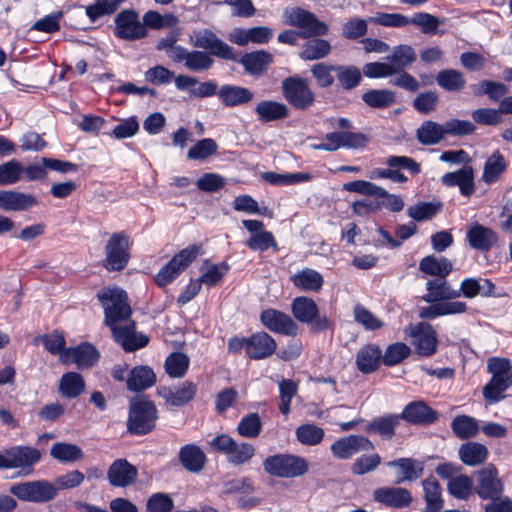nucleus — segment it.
Wrapping results in <instances>:
<instances>
[{"instance_id":"obj_1","label":"nucleus","mask_w":512,"mask_h":512,"mask_svg":"<svg viewBox=\"0 0 512 512\" xmlns=\"http://www.w3.org/2000/svg\"><path fill=\"white\" fill-rule=\"evenodd\" d=\"M97 299L104 309V323L113 334L114 340L127 352H132L148 344V337L136 333L131 320L132 309L125 290L118 286H107L97 292Z\"/></svg>"},{"instance_id":"obj_2","label":"nucleus","mask_w":512,"mask_h":512,"mask_svg":"<svg viewBox=\"0 0 512 512\" xmlns=\"http://www.w3.org/2000/svg\"><path fill=\"white\" fill-rule=\"evenodd\" d=\"M487 369L492 377L483 387V397L489 403H496L504 398L503 393L512 386V365L507 358L491 357L487 361Z\"/></svg>"},{"instance_id":"obj_3","label":"nucleus","mask_w":512,"mask_h":512,"mask_svg":"<svg viewBox=\"0 0 512 512\" xmlns=\"http://www.w3.org/2000/svg\"><path fill=\"white\" fill-rule=\"evenodd\" d=\"M263 467L268 474L275 477L297 478L308 472L309 463L299 455L283 453L267 457Z\"/></svg>"},{"instance_id":"obj_4","label":"nucleus","mask_w":512,"mask_h":512,"mask_svg":"<svg viewBox=\"0 0 512 512\" xmlns=\"http://www.w3.org/2000/svg\"><path fill=\"white\" fill-rule=\"evenodd\" d=\"M283 19L285 24L299 28V34L304 38L324 36L328 32V26L324 22L299 7L285 9Z\"/></svg>"},{"instance_id":"obj_5","label":"nucleus","mask_w":512,"mask_h":512,"mask_svg":"<svg viewBox=\"0 0 512 512\" xmlns=\"http://www.w3.org/2000/svg\"><path fill=\"white\" fill-rule=\"evenodd\" d=\"M283 19L285 24L299 28V34L304 38L324 36L328 32V26L324 22L299 7L285 9Z\"/></svg>"},{"instance_id":"obj_6","label":"nucleus","mask_w":512,"mask_h":512,"mask_svg":"<svg viewBox=\"0 0 512 512\" xmlns=\"http://www.w3.org/2000/svg\"><path fill=\"white\" fill-rule=\"evenodd\" d=\"M283 19L285 24L299 28V34L304 38L324 36L328 32V26L324 22L299 7L285 9Z\"/></svg>"},{"instance_id":"obj_7","label":"nucleus","mask_w":512,"mask_h":512,"mask_svg":"<svg viewBox=\"0 0 512 512\" xmlns=\"http://www.w3.org/2000/svg\"><path fill=\"white\" fill-rule=\"evenodd\" d=\"M285 100L297 110H307L314 105L315 94L307 79L290 76L281 84Z\"/></svg>"},{"instance_id":"obj_8","label":"nucleus","mask_w":512,"mask_h":512,"mask_svg":"<svg viewBox=\"0 0 512 512\" xmlns=\"http://www.w3.org/2000/svg\"><path fill=\"white\" fill-rule=\"evenodd\" d=\"M157 409L151 401L137 400L130 406L127 428L132 434L142 435L155 427Z\"/></svg>"},{"instance_id":"obj_9","label":"nucleus","mask_w":512,"mask_h":512,"mask_svg":"<svg viewBox=\"0 0 512 512\" xmlns=\"http://www.w3.org/2000/svg\"><path fill=\"white\" fill-rule=\"evenodd\" d=\"M210 446L227 456V460L235 465H240L248 462L255 453V448L252 444L241 442L238 443L230 436L221 434L211 440Z\"/></svg>"},{"instance_id":"obj_10","label":"nucleus","mask_w":512,"mask_h":512,"mask_svg":"<svg viewBox=\"0 0 512 512\" xmlns=\"http://www.w3.org/2000/svg\"><path fill=\"white\" fill-rule=\"evenodd\" d=\"M9 492L21 501L42 503L55 497L56 488L47 481L38 480L13 484Z\"/></svg>"},{"instance_id":"obj_11","label":"nucleus","mask_w":512,"mask_h":512,"mask_svg":"<svg viewBox=\"0 0 512 512\" xmlns=\"http://www.w3.org/2000/svg\"><path fill=\"white\" fill-rule=\"evenodd\" d=\"M105 267L110 271L123 270L129 261V238L124 233H114L106 247Z\"/></svg>"},{"instance_id":"obj_12","label":"nucleus","mask_w":512,"mask_h":512,"mask_svg":"<svg viewBox=\"0 0 512 512\" xmlns=\"http://www.w3.org/2000/svg\"><path fill=\"white\" fill-rule=\"evenodd\" d=\"M190 43L196 47L208 50L210 55L226 59L235 60L236 57L233 48L220 40L215 33L203 29L194 31L190 36Z\"/></svg>"},{"instance_id":"obj_13","label":"nucleus","mask_w":512,"mask_h":512,"mask_svg":"<svg viewBox=\"0 0 512 512\" xmlns=\"http://www.w3.org/2000/svg\"><path fill=\"white\" fill-rule=\"evenodd\" d=\"M114 34L120 39L133 41L146 37L147 29L134 10L126 9L115 17Z\"/></svg>"},{"instance_id":"obj_14","label":"nucleus","mask_w":512,"mask_h":512,"mask_svg":"<svg viewBox=\"0 0 512 512\" xmlns=\"http://www.w3.org/2000/svg\"><path fill=\"white\" fill-rule=\"evenodd\" d=\"M477 484L475 492L482 499L497 500L503 493V484L498 476L497 468L488 464L476 472Z\"/></svg>"},{"instance_id":"obj_15","label":"nucleus","mask_w":512,"mask_h":512,"mask_svg":"<svg viewBox=\"0 0 512 512\" xmlns=\"http://www.w3.org/2000/svg\"><path fill=\"white\" fill-rule=\"evenodd\" d=\"M2 454L4 469L21 468L27 473L31 472L32 466L41 458L40 451L29 446H14L4 450Z\"/></svg>"},{"instance_id":"obj_16","label":"nucleus","mask_w":512,"mask_h":512,"mask_svg":"<svg viewBox=\"0 0 512 512\" xmlns=\"http://www.w3.org/2000/svg\"><path fill=\"white\" fill-rule=\"evenodd\" d=\"M405 331L412 338V344L418 354L429 356L436 351L437 338L430 324L420 322L410 325Z\"/></svg>"},{"instance_id":"obj_17","label":"nucleus","mask_w":512,"mask_h":512,"mask_svg":"<svg viewBox=\"0 0 512 512\" xmlns=\"http://www.w3.org/2000/svg\"><path fill=\"white\" fill-rule=\"evenodd\" d=\"M374 444L365 436L349 435L336 440L331 445V452L335 458L346 460L359 451H371Z\"/></svg>"},{"instance_id":"obj_18","label":"nucleus","mask_w":512,"mask_h":512,"mask_svg":"<svg viewBox=\"0 0 512 512\" xmlns=\"http://www.w3.org/2000/svg\"><path fill=\"white\" fill-rule=\"evenodd\" d=\"M242 225L251 234L245 245L254 251H265L269 247L277 248L273 234L264 230V223L259 220H242Z\"/></svg>"},{"instance_id":"obj_19","label":"nucleus","mask_w":512,"mask_h":512,"mask_svg":"<svg viewBox=\"0 0 512 512\" xmlns=\"http://www.w3.org/2000/svg\"><path fill=\"white\" fill-rule=\"evenodd\" d=\"M475 173L471 165H464L462 168L447 172L441 177V182L446 187L458 186L460 193L470 197L475 192Z\"/></svg>"},{"instance_id":"obj_20","label":"nucleus","mask_w":512,"mask_h":512,"mask_svg":"<svg viewBox=\"0 0 512 512\" xmlns=\"http://www.w3.org/2000/svg\"><path fill=\"white\" fill-rule=\"evenodd\" d=\"M260 319L262 324L270 331L283 335H296L298 332V325L295 321L281 311L275 309L264 310Z\"/></svg>"},{"instance_id":"obj_21","label":"nucleus","mask_w":512,"mask_h":512,"mask_svg":"<svg viewBox=\"0 0 512 512\" xmlns=\"http://www.w3.org/2000/svg\"><path fill=\"white\" fill-rule=\"evenodd\" d=\"M373 499L392 508H405L413 501L411 493L402 487H380L374 490Z\"/></svg>"},{"instance_id":"obj_22","label":"nucleus","mask_w":512,"mask_h":512,"mask_svg":"<svg viewBox=\"0 0 512 512\" xmlns=\"http://www.w3.org/2000/svg\"><path fill=\"white\" fill-rule=\"evenodd\" d=\"M38 201L31 194L16 190H0V210L22 212L36 206Z\"/></svg>"},{"instance_id":"obj_23","label":"nucleus","mask_w":512,"mask_h":512,"mask_svg":"<svg viewBox=\"0 0 512 512\" xmlns=\"http://www.w3.org/2000/svg\"><path fill=\"white\" fill-rule=\"evenodd\" d=\"M97 350L89 343H84L75 348H67L60 355L62 363H75L78 368L91 367L98 360Z\"/></svg>"},{"instance_id":"obj_24","label":"nucleus","mask_w":512,"mask_h":512,"mask_svg":"<svg viewBox=\"0 0 512 512\" xmlns=\"http://www.w3.org/2000/svg\"><path fill=\"white\" fill-rule=\"evenodd\" d=\"M107 478L114 487H127L137 478V469L126 459H117L109 467Z\"/></svg>"},{"instance_id":"obj_25","label":"nucleus","mask_w":512,"mask_h":512,"mask_svg":"<svg viewBox=\"0 0 512 512\" xmlns=\"http://www.w3.org/2000/svg\"><path fill=\"white\" fill-rule=\"evenodd\" d=\"M386 465L397 469L396 484L415 481L422 476L424 471L423 463L413 458H399Z\"/></svg>"},{"instance_id":"obj_26","label":"nucleus","mask_w":512,"mask_h":512,"mask_svg":"<svg viewBox=\"0 0 512 512\" xmlns=\"http://www.w3.org/2000/svg\"><path fill=\"white\" fill-rule=\"evenodd\" d=\"M399 416H401V420L404 419L412 424H431L438 419L436 411L423 401L409 403Z\"/></svg>"},{"instance_id":"obj_27","label":"nucleus","mask_w":512,"mask_h":512,"mask_svg":"<svg viewBox=\"0 0 512 512\" xmlns=\"http://www.w3.org/2000/svg\"><path fill=\"white\" fill-rule=\"evenodd\" d=\"M178 459L183 468L190 473L201 472L206 464V455L196 444H186L180 448Z\"/></svg>"},{"instance_id":"obj_28","label":"nucleus","mask_w":512,"mask_h":512,"mask_svg":"<svg viewBox=\"0 0 512 512\" xmlns=\"http://www.w3.org/2000/svg\"><path fill=\"white\" fill-rule=\"evenodd\" d=\"M426 288L428 293L423 296V300L427 303L439 301L448 302L447 300L455 299L460 296V292L449 285L446 277L429 280L426 284Z\"/></svg>"},{"instance_id":"obj_29","label":"nucleus","mask_w":512,"mask_h":512,"mask_svg":"<svg viewBox=\"0 0 512 512\" xmlns=\"http://www.w3.org/2000/svg\"><path fill=\"white\" fill-rule=\"evenodd\" d=\"M218 98L224 106L235 107L251 102L254 93L245 87L226 84L219 88Z\"/></svg>"},{"instance_id":"obj_30","label":"nucleus","mask_w":512,"mask_h":512,"mask_svg":"<svg viewBox=\"0 0 512 512\" xmlns=\"http://www.w3.org/2000/svg\"><path fill=\"white\" fill-rule=\"evenodd\" d=\"M275 340L266 332H259L248 338V353L252 359H264L276 350Z\"/></svg>"},{"instance_id":"obj_31","label":"nucleus","mask_w":512,"mask_h":512,"mask_svg":"<svg viewBox=\"0 0 512 512\" xmlns=\"http://www.w3.org/2000/svg\"><path fill=\"white\" fill-rule=\"evenodd\" d=\"M467 239L472 248L488 251L497 243V234L491 228L475 223L467 231Z\"/></svg>"},{"instance_id":"obj_32","label":"nucleus","mask_w":512,"mask_h":512,"mask_svg":"<svg viewBox=\"0 0 512 512\" xmlns=\"http://www.w3.org/2000/svg\"><path fill=\"white\" fill-rule=\"evenodd\" d=\"M401 421L399 414H388L376 417L365 427L368 434H377L383 439H391L395 435V429Z\"/></svg>"},{"instance_id":"obj_33","label":"nucleus","mask_w":512,"mask_h":512,"mask_svg":"<svg viewBox=\"0 0 512 512\" xmlns=\"http://www.w3.org/2000/svg\"><path fill=\"white\" fill-rule=\"evenodd\" d=\"M382 359V352L377 345L367 344L356 355V366L364 374L377 370Z\"/></svg>"},{"instance_id":"obj_34","label":"nucleus","mask_w":512,"mask_h":512,"mask_svg":"<svg viewBox=\"0 0 512 512\" xmlns=\"http://www.w3.org/2000/svg\"><path fill=\"white\" fill-rule=\"evenodd\" d=\"M197 393V385L191 381H184L176 389H164L162 396L172 406H182L190 402Z\"/></svg>"},{"instance_id":"obj_35","label":"nucleus","mask_w":512,"mask_h":512,"mask_svg":"<svg viewBox=\"0 0 512 512\" xmlns=\"http://www.w3.org/2000/svg\"><path fill=\"white\" fill-rule=\"evenodd\" d=\"M295 287L303 291L318 292L324 284L323 276L311 268H304L291 276Z\"/></svg>"},{"instance_id":"obj_36","label":"nucleus","mask_w":512,"mask_h":512,"mask_svg":"<svg viewBox=\"0 0 512 512\" xmlns=\"http://www.w3.org/2000/svg\"><path fill=\"white\" fill-rule=\"evenodd\" d=\"M488 449L479 442H467L460 446L458 455L460 460L468 466L483 464L488 457Z\"/></svg>"},{"instance_id":"obj_37","label":"nucleus","mask_w":512,"mask_h":512,"mask_svg":"<svg viewBox=\"0 0 512 512\" xmlns=\"http://www.w3.org/2000/svg\"><path fill=\"white\" fill-rule=\"evenodd\" d=\"M467 305L461 301L440 302L424 307L419 312L420 318L433 319L438 316L461 314L466 312Z\"/></svg>"},{"instance_id":"obj_38","label":"nucleus","mask_w":512,"mask_h":512,"mask_svg":"<svg viewBox=\"0 0 512 512\" xmlns=\"http://www.w3.org/2000/svg\"><path fill=\"white\" fill-rule=\"evenodd\" d=\"M156 376L148 366H137L130 371L127 388L130 391H141L154 385Z\"/></svg>"},{"instance_id":"obj_39","label":"nucleus","mask_w":512,"mask_h":512,"mask_svg":"<svg viewBox=\"0 0 512 512\" xmlns=\"http://www.w3.org/2000/svg\"><path fill=\"white\" fill-rule=\"evenodd\" d=\"M255 112L259 120L263 122H271L287 117L289 109L284 103L272 100H263L257 104Z\"/></svg>"},{"instance_id":"obj_40","label":"nucleus","mask_w":512,"mask_h":512,"mask_svg":"<svg viewBox=\"0 0 512 512\" xmlns=\"http://www.w3.org/2000/svg\"><path fill=\"white\" fill-rule=\"evenodd\" d=\"M292 313L301 323H312L318 316V307L315 301L309 297L301 296L293 300Z\"/></svg>"},{"instance_id":"obj_41","label":"nucleus","mask_w":512,"mask_h":512,"mask_svg":"<svg viewBox=\"0 0 512 512\" xmlns=\"http://www.w3.org/2000/svg\"><path fill=\"white\" fill-rule=\"evenodd\" d=\"M444 125L428 120L416 131L417 140L423 145H435L445 138Z\"/></svg>"},{"instance_id":"obj_42","label":"nucleus","mask_w":512,"mask_h":512,"mask_svg":"<svg viewBox=\"0 0 512 512\" xmlns=\"http://www.w3.org/2000/svg\"><path fill=\"white\" fill-rule=\"evenodd\" d=\"M84 391L85 381L79 373L67 372L62 375L59 382V392L62 396L72 399L78 397Z\"/></svg>"},{"instance_id":"obj_43","label":"nucleus","mask_w":512,"mask_h":512,"mask_svg":"<svg viewBox=\"0 0 512 512\" xmlns=\"http://www.w3.org/2000/svg\"><path fill=\"white\" fill-rule=\"evenodd\" d=\"M50 455L53 459L62 463H73L80 461L84 453L82 449L72 443L57 442L50 448Z\"/></svg>"},{"instance_id":"obj_44","label":"nucleus","mask_w":512,"mask_h":512,"mask_svg":"<svg viewBox=\"0 0 512 512\" xmlns=\"http://www.w3.org/2000/svg\"><path fill=\"white\" fill-rule=\"evenodd\" d=\"M331 52V44L328 40L313 38L304 43L299 53L301 59L306 61L320 60Z\"/></svg>"},{"instance_id":"obj_45","label":"nucleus","mask_w":512,"mask_h":512,"mask_svg":"<svg viewBox=\"0 0 512 512\" xmlns=\"http://www.w3.org/2000/svg\"><path fill=\"white\" fill-rule=\"evenodd\" d=\"M419 269L431 276L437 278L447 277L452 270L451 262L445 257L437 258L433 255L424 257L419 264Z\"/></svg>"},{"instance_id":"obj_46","label":"nucleus","mask_w":512,"mask_h":512,"mask_svg":"<svg viewBox=\"0 0 512 512\" xmlns=\"http://www.w3.org/2000/svg\"><path fill=\"white\" fill-rule=\"evenodd\" d=\"M272 56L265 51L246 53L240 59L245 70L253 75L261 74L271 63Z\"/></svg>"},{"instance_id":"obj_47","label":"nucleus","mask_w":512,"mask_h":512,"mask_svg":"<svg viewBox=\"0 0 512 512\" xmlns=\"http://www.w3.org/2000/svg\"><path fill=\"white\" fill-rule=\"evenodd\" d=\"M386 59L390 60L398 74L403 72V70H405L416 60V53L410 45L401 44L394 47L392 49L391 55Z\"/></svg>"},{"instance_id":"obj_48","label":"nucleus","mask_w":512,"mask_h":512,"mask_svg":"<svg viewBox=\"0 0 512 512\" xmlns=\"http://www.w3.org/2000/svg\"><path fill=\"white\" fill-rule=\"evenodd\" d=\"M436 82L442 89L449 92L461 91L466 84L464 75L455 69L440 71L436 76Z\"/></svg>"},{"instance_id":"obj_49","label":"nucleus","mask_w":512,"mask_h":512,"mask_svg":"<svg viewBox=\"0 0 512 512\" xmlns=\"http://www.w3.org/2000/svg\"><path fill=\"white\" fill-rule=\"evenodd\" d=\"M422 486L426 501L425 512H438L443 507L439 483L435 479L429 478L422 481Z\"/></svg>"},{"instance_id":"obj_50","label":"nucleus","mask_w":512,"mask_h":512,"mask_svg":"<svg viewBox=\"0 0 512 512\" xmlns=\"http://www.w3.org/2000/svg\"><path fill=\"white\" fill-rule=\"evenodd\" d=\"M506 161L499 151H495L485 162L482 180L487 183L495 182L506 169Z\"/></svg>"},{"instance_id":"obj_51","label":"nucleus","mask_w":512,"mask_h":512,"mask_svg":"<svg viewBox=\"0 0 512 512\" xmlns=\"http://www.w3.org/2000/svg\"><path fill=\"white\" fill-rule=\"evenodd\" d=\"M451 428L460 439L473 438L479 431L477 420L467 415L455 417L451 423Z\"/></svg>"},{"instance_id":"obj_52","label":"nucleus","mask_w":512,"mask_h":512,"mask_svg":"<svg viewBox=\"0 0 512 512\" xmlns=\"http://www.w3.org/2000/svg\"><path fill=\"white\" fill-rule=\"evenodd\" d=\"M363 101L372 108H386L393 105L396 101L395 94L387 89L369 90L362 96Z\"/></svg>"},{"instance_id":"obj_53","label":"nucleus","mask_w":512,"mask_h":512,"mask_svg":"<svg viewBox=\"0 0 512 512\" xmlns=\"http://www.w3.org/2000/svg\"><path fill=\"white\" fill-rule=\"evenodd\" d=\"M449 493L460 500L468 499L473 493V480L467 475H458L448 481Z\"/></svg>"},{"instance_id":"obj_54","label":"nucleus","mask_w":512,"mask_h":512,"mask_svg":"<svg viewBox=\"0 0 512 512\" xmlns=\"http://www.w3.org/2000/svg\"><path fill=\"white\" fill-rule=\"evenodd\" d=\"M441 209L440 202H418L407 208V214L415 221H424L435 216Z\"/></svg>"},{"instance_id":"obj_55","label":"nucleus","mask_w":512,"mask_h":512,"mask_svg":"<svg viewBox=\"0 0 512 512\" xmlns=\"http://www.w3.org/2000/svg\"><path fill=\"white\" fill-rule=\"evenodd\" d=\"M262 178L273 185H292L300 182H308L312 179L311 174L305 172L279 174L275 172H266Z\"/></svg>"},{"instance_id":"obj_56","label":"nucleus","mask_w":512,"mask_h":512,"mask_svg":"<svg viewBox=\"0 0 512 512\" xmlns=\"http://www.w3.org/2000/svg\"><path fill=\"white\" fill-rule=\"evenodd\" d=\"M297 440L307 446H315L322 442L325 432L314 424H303L296 429Z\"/></svg>"},{"instance_id":"obj_57","label":"nucleus","mask_w":512,"mask_h":512,"mask_svg":"<svg viewBox=\"0 0 512 512\" xmlns=\"http://www.w3.org/2000/svg\"><path fill=\"white\" fill-rule=\"evenodd\" d=\"M179 22L178 18L171 13L161 15L157 11L149 10L143 15V25L151 29H162L165 27H173Z\"/></svg>"},{"instance_id":"obj_58","label":"nucleus","mask_w":512,"mask_h":512,"mask_svg":"<svg viewBox=\"0 0 512 512\" xmlns=\"http://www.w3.org/2000/svg\"><path fill=\"white\" fill-rule=\"evenodd\" d=\"M189 367V357L180 352L170 354L165 361V370L172 378H181Z\"/></svg>"},{"instance_id":"obj_59","label":"nucleus","mask_w":512,"mask_h":512,"mask_svg":"<svg viewBox=\"0 0 512 512\" xmlns=\"http://www.w3.org/2000/svg\"><path fill=\"white\" fill-rule=\"evenodd\" d=\"M335 72L339 84L346 90L355 88L362 79L360 70L355 66L337 65Z\"/></svg>"},{"instance_id":"obj_60","label":"nucleus","mask_w":512,"mask_h":512,"mask_svg":"<svg viewBox=\"0 0 512 512\" xmlns=\"http://www.w3.org/2000/svg\"><path fill=\"white\" fill-rule=\"evenodd\" d=\"M298 392V383L291 379H283L279 382V410L287 416L290 413V404Z\"/></svg>"},{"instance_id":"obj_61","label":"nucleus","mask_w":512,"mask_h":512,"mask_svg":"<svg viewBox=\"0 0 512 512\" xmlns=\"http://www.w3.org/2000/svg\"><path fill=\"white\" fill-rule=\"evenodd\" d=\"M214 64L210 54L204 51L191 50L189 51L185 67L194 72H202L209 70Z\"/></svg>"},{"instance_id":"obj_62","label":"nucleus","mask_w":512,"mask_h":512,"mask_svg":"<svg viewBox=\"0 0 512 512\" xmlns=\"http://www.w3.org/2000/svg\"><path fill=\"white\" fill-rule=\"evenodd\" d=\"M262 429V422L257 413H250L238 423V433L246 438H256Z\"/></svg>"},{"instance_id":"obj_63","label":"nucleus","mask_w":512,"mask_h":512,"mask_svg":"<svg viewBox=\"0 0 512 512\" xmlns=\"http://www.w3.org/2000/svg\"><path fill=\"white\" fill-rule=\"evenodd\" d=\"M353 315L355 321L366 330H377L384 326L382 320L376 317L370 310L358 304L354 307Z\"/></svg>"},{"instance_id":"obj_64","label":"nucleus","mask_w":512,"mask_h":512,"mask_svg":"<svg viewBox=\"0 0 512 512\" xmlns=\"http://www.w3.org/2000/svg\"><path fill=\"white\" fill-rule=\"evenodd\" d=\"M411 349L404 343L396 342L389 345L382 355L383 363L386 366L399 364L410 355Z\"/></svg>"}]
</instances>
